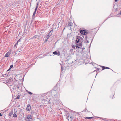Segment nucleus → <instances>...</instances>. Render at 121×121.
Listing matches in <instances>:
<instances>
[{
  "label": "nucleus",
  "mask_w": 121,
  "mask_h": 121,
  "mask_svg": "<svg viewBox=\"0 0 121 121\" xmlns=\"http://www.w3.org/2000/svg\"><path fill=\"white\" fill-rule=\"evenodd\" d=\"M56 91L53 90L47 93L42 94L41 95V103L43 104V105H40L41 106H44L46 107L44 104H47L48 103L51 104L53 103L52 96L54 94L56 93Z\"/></svg>",
  "instance_id": "nucleus-1"
},
{
  "label": "nucleus",
  "mask_w": 121,
  "mask_h": 121,
  "mask_svg": "<svg viewBox=\"0 0 121 121\" xmlns=\"http://www.w3.org/2000/svg\"><path fill=\"white\" fill-rule=\"evenodd\" d=\"M59 96V93L56 91L55 93L52 96V98H54V100H53V99H52L53 102L51 104L54 105H57L58 106L61 105L62 102L58 99Z\"/></svg>",
  "instance_id": "nucleus-2"
},
{
  "label": "nucleus",
  "mask_w": 121,
  "mask_h": 121,
  "mask_svg": "<svg viewBox=\"0 0 121 121\" xmlns=\"http://www.w3.org/2000/svg\"><path fill=\"white\" fill-rule=\"evenodd\" d=\"M45 107L43 108L44 109V111H45L49 112L52 113H54V112L53 110L52 109V107L51 106H48V110L45 109Z\"/></svg>",
  "instance_id": "nucleus-3"
},
{
  "label": "nucleus",
  "mask_w": 121,
  "mask_h": 121,
  "mask_svg": "<svg viewBox=\"0 0 121 121\" xmlns=\"http://www.w3.org/2000/svg\"><path fill=\"white\" fill-rule=\"evenodd\" d=\"M53 32V29L51 30L49 32L48 34L47 37H44V39H45L44 42H46L49 39V37L51 36Z\"/></svg>",
  "instance_id": "nucleus-4"
},
{
  "label": "nucleus",
  "mask_w": 121,
  "mask_h": 121,
  "mask_svg": "<svg viewBox=\"0 0 121 121\" xmlns=\"http://www.w3.org/2000/svg\"><path fill=\"white\" fill-rule=\"evenodd\" d=\"M31 97L32 100L35 101L36 99L38 98V96L37 95H32L31 96Z\"/></svg>",
  "instance_id": "nucleus-5"
},
{
  "label": "nucleus",
  "mask_w": 121,
  "mask_h": 121,
  "mask_svg": "<svg viewBox=\"0 0 121 121\" xmlns=\"http://www.w3.org/2000/svg\"><path fill=\"white\" fill-rule=\"evenodd\" d=\"M12 52V50L10 49L9 51L6 53L5 56V57H7L10 55Z\"/></svg>",
  "instance_id": "nucleus-6"
},
{
  "label": "nucleus",
  "mask_w": 121,
  "mask_h": 121,
  "mask_svg": "<svg viewBox=\"0 0 121 121\" xmlns=\"http://www.w3.org/2000/svg\"><path fill=\"white\" fill-rule=\"evenodd\" d=\"M80 32L82 35H86L87 34L86 31L84 30H81L80 31Z\"/></svg>",
  "instance_id": "nucleus-7"
},
{
  "label": "nucleus",
  "mask_w": 121,
  "mask_h": 121,
  "mask_svg": "<svg viewBox=\"0 0 121 121\" xmlns=\"http://www.w3.org/2000/svg\"><path fill=\"white\" fill-rule=\"evenodd\" d=\"M80 36H77L75 42L78 43L80 41Z\"/></svg>",
  "instance_id": "nucleus-8"
},
{
  "label": "nucleus",
  "mask_w": 121,
  "mask_h": 121,
  "mask_svg": "<svg viewBox=\"0 0 121 121\" xmlns=\"http://www.w3.org/2000/svg\"><path fill=\"white\" fill-rule=\"evenodd\" d=\"M37 10L36 9H35V11L33 13V15L32 16V17L33 19L34 18V17L36 14Z\"/></svg>",
  "instance_id": "nucleus-9"
},
{
  "label": "nucleus",
  "mask_w": 121,
  "mask_h": 121,
  "mask_svg": "<svg viewBox=\"0 0 121 121\" xmlns=\"http://www.w3.org/2000/svg\"><path fill=\"white\" fill-rule=\"evenodd\" d=\"M26 120L27 121H30V116L29 115L27 116L26 118Z\"/></svg>",
  "instance_id": "nucleus-10"
},
{
  "label": "nucleus",
  "mask_w": 121,
  "mask_h": 121,
  "mask_svg": "<svg viewBox=\"0 0 121 121\" xmlns=\"http://www.w3.org/2000/svg\"><path fill=\"white\" fill-rule=\"evenodd\" d=\"M97 117V118H100L101 119H102L104 120V121H108V120H109V119H107L105 118H103L100 117Z\"/></svg>",
  "instance_id": "nucleus-11"
},
{
  "label": "nucleus",
  "mask_w": 121,
  "mask_h": 121,
  "mask_svg": "<svg viewBox=\"0 0 121 121\" xmlns=\"http://www.w3.org/2000/svg\"><path fill=\"white\" fill-rule=\"evenodd\" d=\"M68 26L70 27V26H72L73 25V24L72 22H68Z\"/></svg>",
  "instance_id": "nucleus-12"
},
{
  "label": "nucleus",
  "mask_w": 121,
  "mask_h": 121,
  "mask_svg": "<svg viewBox=\"0 0 121 121\" xmlns=\"http://www.w3.org/2000/svg\"><path fill=\"white\" fill-rule=\"evenodd\" d=\"M13 81V80L12 79L9 78L6 81V82L8 83H10L11 82H12Z\"/></svg>",
  "instance_id": "nucleus-13"
},
{
  "label": "nucleus",
  "mask_w": 121,
  "mask_h": 121,
  "mask_svg": "<svg viewBox=\"0 0 121 121\" xmlns=\"http://www.w3.org/2000/svg\"><path fill=\"white\" fill-rule=\"evenodd\" d=\"M26 110L29 111L30 110V104H28L26 108Z\"/></svg>",
  "instance_id": "nucleus-14"
},
{
  "label": "nucleus",
  "mask_w": 121,
  "mask_h": 121,
  "mask_svg": "<svg viewBox=\"0 0 121 121\" xmlns=\"http://www.w3.org/2000/svg\"><path fill=\"white\" fill-rule=\"evenodd\" d=\"M76 44H77V45H78V46L79 47L81 46L82 47V46L81 41V43H80L79 44H78V43H76Z\"/></svg>",
  "instance_id": "nucleus-15"
},
{
  "label": "nucleus",
  "mask_w": 121,
  "mask_h": 121,
  "mask_svg": "<svg viewBox=\"0 0 121 121\" xmlns=\"http://www.w3.org/2000/svg\"><path fill=\"white\" fill-rule=\"evenodd\" d=\"M101 67L102 68V70H104V69H106V67L101 66Z\"/></svg>",
  "instance_id": "nucleus-16"
},
{
  "label": "nucleus",
  "mask_w": 121,
  "mask_h": 121,
  "mask_svg": "<svg viewBox=\"0 0 121 121\" xmlns=\"http://www.w3.org/2000/svg\"><path fill=\"white\" fill-rule=\"evenodd\" d=\"M53 53L55 55H57V51H55Z\"/></svg>",
  "instance_id": "nucleus-17"
},
{
  "label": "nucleus",
  "mask_w": 121,
  "mask_h": 121,
  "mask_svg": "<svg viewBox=\"0 0 121 121\" xmlns=\"http://www.w3.org/2000/svg\"><path fill=\"white\" fill-rule=\"evenodd\" d=\"M75 47L76 49H78L80 48V47L78 46V45L76 44V45L75 46Z\"/></svg>",
  "instance_id": "nucleus-18"
},
{
  "label": "nucleus",
  "mask_w": 121,
  "mask_h": 121,
  "mask_svg": "<svg viewBox=\"0 0 121 121\" xmlns=\"http://www.w3.org/2000/svg\"><path fill=\"white\" fill-rule=\"evenodd\" d=\"M88 37L86 35L85 36V38H84V39L86 40H86L87 39Z\"/></svg>",
  "instance_id": "nucleus-19"
},
{
  "label": "nucleus",
  "mask_w": 121,
  "mask_h": 121,
  "mask_svg": "<svg viewBox=\"0 0 121 121\" xmlns=\"http://www.w3.org/2000/svg\"><path fill=\"white\" fill-rule=\"evenodd\" d=\"M94 118L93 117H86L85 118L86 119H92Z\"/></svg>",
  "instance_id": "nucleus-20"
},
{
  "label": "nucleus",
  "mask_w": 121,
  "mask_h": 121,
  "mask_svg": "<svg viewBox=\"0 0 121 121\" xmlns=\"http://www.w3.org/2000/svg\"><path fill=\"white\" fill-rule=\"evenodd\" d=\"M13 117H17V115L15 114H14L13 116Z\"/></svg>",
  "instance_id": "nucleus-21"
},
{
  "label": "nucleus",
  "mask_w": 121,
  "mask_h": 121,
  "mask_svg": "<svg viewBox=\"0 0 121 121\" xmlns=\"http://www.w3.org/2000/svg\"><path fill=\"white\" fill-rule=\"evenodd\" d=\"M38 3H37V5H36V7L35 9H36V10L37 9L38 7Z\"/></svg>",
  "instance_id": "nucleus-22"
},
{
  "label": "nucleus",
  "mask_w": 121,
  "mask_h": 121,
  "mask_svg": "<svg viewBox=\"0 0 121 121\" xmlns=\"http://www.w3.org/2000/svg\"><path fill=\"white\" fill-rule=\"evenodd\" d=\"M20 96L18 95V96L16 98V99H18L19 98H20Z\"/></svg>",
  "instance_id": "nucleus-23"
},
{
  "label": "nucleus",
  "mask_w": 121,
  "mask_h": 121,
  "mask_svg": "<svg viewBox=\"0 0 121 121\" xmlns=\"http://www.w3.org/2000/svg\"><path fill=\"white\" fill-rule=\"evenodd\" d=\"M26 91L29 94H30V92L29 91L27 90H26Z\"/></svg>",
  "instance_id": "nucleus-24"
},
{
  "label": "nucleus",
  "mask_w": 121,
  "mask_h": 121,
  "mask_svg": "<svg viewBox=\"0 0 121 121\" xmlns=\"http://www.w3.org/2000/svg\"><path fill=\"white\" fill-rule=\"evenodd\" d=\"M13 66L12 65H11L10 67L9 68L10 69H11L13 67Z\"/></svg>",
  "instance_id": "nucleus-25"
},
{
  "label": "nucleus",
  "mask_w": 121,
  "mask_h": 121,
  "mask_svg": "<svg viewBox=\"0 0 121 121\" xmlns=\"http://www.w3.org/2000/svg\"><path fill=\"white\" fill-rule=\"evenodd\" d=\"M99 68H97V69H96V73H97V71H98L99 70Z\"/></svg>",
  "instance_id": "nucleus-26"
},
{
  "label": "nucleus",
  "mask_w": 121,
  "mask_h": 121,
  "mask_svg": "<svg viewBox=\"0 0 121 121\" xmlns=\"http://www.w3.org/2000/svg\"><path fill=\"white\" fill-rule=\"evenodd\" d=\"M57 55H60V52L59 51H58V52H57Z\"/></svg>",
  "instance_id": "nucleus-27"
},
{
  "label": "nucleus",
  "mask_w": 121,
  "mask_h": 121,
  "mask_svg": "<svg viewBox=\"0 0 121 121\" xmlns=\"http://www.w3.org/2000/svg\"><path fill=\"white\" fill-rule=\"evenodd\" d=\"M80 39L81 40H82V41L83 40V39L82 38L80 37Z\"/></svg>",
  "instance_id": "nucleus-28"
},
{
  "label": "nucleus",
  "mask_w": 121,
  "mask_h": 121,
  "mask_svg": "<svg viewBox=\"0 0 121 121\" xmlns=\"http://www.w3.org/2000/svg\"><path fill=\"white\" fill-rule=\"evenodd\" d=\"M110 17H110V16H109L108 17V18H107V19H106V20H105V21H105H106V20H107L108 19V18H110Z\"/></svg>",
  "instance_id": "nucleus-29"
},
{
  "label": "nucleus",
  "mask_w": 121,
  "mask_h": 121,
  "mask_svg": "<svg viewBox=\"0 0 121 121\" xmlns=\"http://www.w3.org/2000/svg\"><path fill=\"white\" fill-rule=\"evenodd\" d=\"M37 36V35H35V36H34L33 37V38H36V36Z\"/></svg>",
  "instance_id": "nucleus-30"
},
{
  "label": "nucleus",
  "mask_w": 121,
  "mask_h": 121,
  "mask_svg": "<svg viewBox=\"0 0 121 121\" xmlns=\"http://www.w3.org/2000/svg\"><path fill=\"white\" fill-rule=\"evenodd\" d=\"M17 43H16L14 45V47H15V46H16L17 45Z\"/></svg>",
  "instance_id": "nucleus-31"
},
{
  "label": "nucleus",
  "mask_w": 121,
  "mask_h": 121,
  "mask_svg": "<svg viewBox=\"0 0 121 121\" xmlns=\"http://www.w3.org/2000/svg\"><path fill=\"white\" fill-rule=\"evenodd\" d=\"M93 40V39H92V40H91V43L90 44V46L91 45V43H92V41Z\"/></svg>",
  "instance_id": "nucleus-32"
},
{
  "label": "nucleus",
  "mask_w": 121,
  "mask_h": 121,
  "mask_svg": "<svg viewBox=\"0 0 121 121\" xmlns=\"http://www.w3.org/2000/svg\"><path fill=\"white\" fill-rule=\"evenodd\" d=\"M106 69H110L111 70V69H110L108 67H106Z\"/></svg>",
  "instance_id": "nucleus-33"
},
{
  "label": "nucleus",
  "mask_w": 121,
  "mask_h": 121,
  "mask_svg": "<svg viewBox=\"0 0 121 121\" xmlns=\"http://www.w3.org/2000/svg\"><path fill=\"white\" fill-rule=\"evenodd\" d=\"M70 118H72V119H73V117H72V116H71L70 117Z\"/></svg>",
  "instance_id": "nucleus-34"
},
{
  "label": "nucleus",
  "mask_w": 121,
  "mask_h": 121,
  "mask_svg": "<svg viewBox=\"0 0 121 121\" xmlns=\"http://www.w3.org/2000/svg\"><path fill=\"white\" fill-rule=\"evenodd\" d=\"M72 47L73 48H75V47L74 46H72Z\"/></svg>",
  "instance_id": "nucleus-35"
},
{
  "label": "nucleus",
  "mask_w": 121,
  "mask_h": 121,
  "mask_svg": "<svg viewBox=\"0 0 121 121\" xmlns=\"http://www.w3.org/2000/svg\"><path fill=\"white\" fill-rule=\"evenodd\" d=\"M89 43V41L88 40L87 41L86 44H87Z\"/></svg>",
  "instance_id": "nucleus-36"
},
{
  "label": "nucleus",
  "mask_w": 121,
  "mask_h": 121,
  "mask_svg": "<svg viewBox=\"0 0 121 121\" xmlns=\"http://www.w3.org/2000/svg\"><path fill=\"white\" fill-rule=\"evenodd\" d=\"M10 69L9 68L8 70H7V71H10Z\"/></svg>",
  "instance_id": "nucleus-37"
},
{
  "label": "nucleus",
  "mask_w": 121,
  "mask_h": 121,
  "mask_svg": "<svg viewBox=\"0 0 121 121\" xmlns=\"http://www.w3.org/2000/svg\"><path fill=\"white\" fill-rule=\"evenodd\" d=\"M20 39L18 40V41L17 42V43H18V42H20Z\"/></svg>",
  "instance_id": "nucleus-38"
},
{
  "label": "nucleus",
  "mask_w": 121,
  "mask_h": 121,
  "mask_svg": "<svg viewBox=\"0 0 121 121\" xmlns=\"http://www.w3.org/2000/svg\"><path fill=\"white\" fill-rule=\"evenodd\" d=\"M2 116V114H1V113H0V116Z\"/></svg>",
  "instance_id": "nucleus-39"
},
{
  "label": "nucleus",
  "mask_w": 121,
  "mask_h": 121,
  "mask_svg": "<svg viewBox=\"0 0 121 121\" xmlns=\"http://www.w3.org/2000/svg\"><path fill=\"white\" fill-rule=\"evenodd\" d=\"M85 49V48L84 47H83V48L82 49L83 50H84V49Z\"/></svg>",
  "instance_id": "nucleus-40"
},
{
  "label": "nucleus",
  "mask_w": 121,
  "mask_h": 121,
  "mask_svg": "<svg viewBox=\"0 0 121 121\" xmlns=\"http://www.w3.org/2000/svg\"><path fill=\"white\" fill-rule=\"evenodd\" d=\"M118 0H115V2H116L118 1Z\"/></svg>",
  "instance_id": "nucleus-41"
},
{
  "label": "nucleus",
  "mask_w": 121,
  "mask_h": 121,
  "mask_svg": "<svg viewBox=\"0 0 121 121\" xmlns=\"http://www.w3.org/2000/svg\"><path fill=\"white\" fill-rule=\"evenodd\" d=\"M65 29V27L64 28V29L63 30V31H62V32H63V31H64V30Z\"/></svg>",
  "instance_id": "nucleus-42"
},
{
  "label": "nucleus",
  "mask_w": 121,
  "mask_h": 121,
  "mask_svg": "<svg viewBox=\"0 0 121 121\" xmlns=\"http://www.w3.org/2000/svg\"><path fill=\"white\" fill-rule=\"evenodd\" d=\"M32 117L31 116V118H31V119Z\"/></svg>",
  "instance_id": "nucleus-43"
},
{
  "label": "nucleus",
  "mask_w": 121,
  "mask_h": 121,
  "mask_svg": "<svg viewBox=\"0 0 121 121\" xmlns=\"http://www.w3.org/2000/svg\"><path fill=\"white\" fill-rule=\"evenodd\" d=\"M34 65V64H32L31 65Z\"/></svg>",
  "instance_id": "nucleus-44"
},
{
  "label": "nucleus",
  "mask_w": 121,
  "mask_h": 121,
  "mask_svg": "<svg viewBox=\"0 0 121 121\" xmlns=\"http://www.w3.org/2000/svg\"><path fill=\"white\" fill-rule=\"evenodd\" d=\"M58 85V84H56V86H57Z\"/></svg>",
  "instance_id": "nucleus-45"
},
{
  "label": "nucleus",
  "mask_w": 121,
  "mask_h": 121,
  "mask_svg": "<svg viewBox=\"0 0 121 121\" xmlns=\"http://www.w3.org/2000/svg\"><path fill=\"white\" fill-rule=\"evenodd\" d=\"M32 94V93L31 92V95Z\"/></svg>",
  "instance_id": "nucleus-46"
},
{
  "label": "nucleus",
  "mask_w": 121,
  "mask_h": 121,
  "mask_svg": "<svg viewBox=\"0 0 121 121\" xmlns=\"http://www.w3.org/2000/svg\"><path fill=\"white\" fill-rule=\"evenodd\" d=\"M99 72H98V73H97V74H96V75H97V74H98V73Z\"/></svg>",
  "instance_id": "nucleus-47"
},
{
  "label": "nucleus",
  "mask_w": 121,
  "mask_h": 121,
  "mask_svg": "<svg viewBox=\"0 0 121 121\" xmlns=\"http://www.w3.org/2000/svg\"><path fill=\"white\" fill-rule=\"evenodd\" d=\"M68 121H69V119H68Z\"/></svg>",
  "instance_id": "nucleus-48"
},
{
  "label": "nucleus",
  "mask_w": 121,
  "mask_h": 121,
  "mask_svg": "<svg viewBox=\"0 0 121 121\" xmlns=\"http://www.w3.org/2000/svg\"><path fill=\"white\" fill-rule=\"evenodd\" d=\"M27 38L26 39V40H27Z\"/></svg>",
  "instance_id": "nucleus-49"
},
{
  "label": "nucleus",
  "mask_w": 121,
  "mask_h": 121,
  "mask_svg": "<svg viewBox=\"0 0 121 121\" xmlns=\"http://www.w3.org/2000/svg\"><path fill=\"white\" fill-rule=\"evenodd\" d=\"M83 37H84V36H83Z\"/></svg>",
  "instance_id": "nucleus-50"
},
{
  "label": "nucleus",
  "mask_w": 121,
  "mask_h": 121,
  "mask_svg": "<svg viewBox=\"0 0 121 121\" xmlns=\"http://www.w3.org/2000/svg\"><path fill=\"white\" fill-rule=\"evenodd\" d=\"M111 70H112V71H113V70H112V69Z\"/></svg>",
  "instance_id": "nucleus-51"
}]
</instances>
